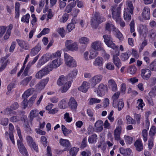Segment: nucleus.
Instances as JSON below:
<instances>
[{"label":"nucleus","instance_id":"nucleus-27","mask_svg":"<svg viewBox=\"0 0 156 156\" xmlns=\"http://www.w3.org/2000/svg\"><path fill=\"white\" fill-rule=\"evenodd\" d=\"M41 49V45L39 43L37 44L31 50L30 55L34 56L38 53Z\"/></svg>","mask_w":156,"mask_h":156},{"label":"nucleus","instance_id":"nucleus-26","mask_svg":"<svg viewBox=\"0 0 156 156\" xmlns=\"http://www.w3.org/2000/svg\"><path fill=\"white\" fill-rule=\"evenodd\" d=\"M68 104L69 106L73 110H75L77 106V103L74 98L71 97L70 98Z\"/></svg>","mask_w":156,"mask_h":156},{"label":"nucleus","instance_id":"nucleus-19","mask_svg":"<svg viewBox=\"0 0 156 156\" xmlns=\"http://www.w3.org/2000/svg\"><path fill=\"white\" fill-rule=\"evenodd\" d=\"M38 114V111L37 109L33 110L30 112L28 117L30 119V122L31 124L32 123L34 118L37 116Z\"/></svg>","mask_w":156,"mask_h":156},{"label":"nucleus","instance_id":"nucleus-38","mask_svg":"<svg viewBox=\"0 0 156 156\" xmlns=\"http://www.w3.org/2000/svg\"><path fill=\"white\" fill-rule=\"evenodd\" d=\"M79 41L81 44L86 45L89 43V40L87 37H82L80 39Z\"/></svg>","mask_w":156,"mask_h":156},{"label":"nucleus","instance_id":"nucleus-43","mask_svg":"<svg viewBox=\"0 0 156 156\" xmlns=\"http://www.w3.org/2000/svg\"><path fill=\"white\" fill-rule=\"evenodd\" d=\"M156 134V127L155 126H152L149 133V135L151 137L154 136Z\"/></svg>","mask_w":156,"mask_h":156},{"label":"nucleus","instance_id":"nucleus-55","mask_svg":"<svg viewBox=\"0 0 156 156\" xmlns=\"http://www.w3.org/2000/svg\"><path fill=\"white\" fill-rule=\"evenodd\" d=\"M78 48V45L76 43L73 42L71 44V46L68 49L71 51H76V50Z\"/></svg>","mask_w":156,"mask_h":156},{"label":"nucleus","instance_id":"nucleus-1","mask_svg":"<svg viewBox=\"0 0 156 156\" xmlns=\"http://www.w3.org/2000/svg\"><path fill=\"white\" fill-rule=\"evenodd\" d=\"M126 5H127V7L124 9V18L125 20L129 21L131 19L130 14H133L134 8L131 1H126Z\"/></svg>","mask_w":156,"mask_h":156},{"label":"nucleus","instance_id":"nucleus-58","mask_svg":"<svg viewBox=\"0 0 156 156\" xmlns=\"http://www.w3.org/2000/svg\"><path fill=\"white\" fill-rule=\"evenodd\" d=\"M28 144L29 145L32 144L35 142L33 138L30 136H27L26 137Z\"/></svg>","mask_w":156,"mask_h":156},{"label":"nucleus","instance_id":"nucleus-16","mask_svg":"<svg viewBox=\"0 0 156 156\" xmlns=\"http://www.w3.org/2000/svg\"><path fill=\"white\" fill-rule=\"evenodd\" d=\"M68 82H70L68 81V79L63 75H62L59 76L58 79L57 83L59 86H61L62 85H65L66 84L68 83Z\"/></svg>","mask_w":156,"mask_h":156},{"label":"nucleus","instance_id":"nucleus-20","mask_svg":"<svg viewBox=\"0 0 156 156\" xmlns=\"http://www.w3.org/2000/svg\"><path fill=\"white\" fill-rule=\"evenodd\" d=\"M89 84H90V83H89L87 81H84L81 85L78 88V89L80 91L85 93L88 90L89 88Z\"/></svg>","mask_w":156,"mask_h":156},{"label":"nucleus","instance_id":"nucleus-39","mask_svg":"<svg viewBox=\"0 0 156 156\" xmlns=\"http://www.w3.org/2000/svg\"><path fill=\"white\" fill-rule=\"evenodd\" d=\"M66 99H63L60 101L58 104L59 107L61 109H64L66 106Z\"/></svg>","mask_w":156,"mask_h":156},{"label":"nucleus","instance_id":"nucleus-32","mask_svg":"<svg viewBox=\"0 0 156 156\" xmlns=\"http://www.w3.org/2000/svg\"><path fill=\"white\" fill-rule=\"evenodd\" d=\"M120 153L124 156H127L128 155H130L131 152V150L129 148L125 149L123 147H121L119 149Z\"/></svg>","mask_w":156,"mask_h":156},{"label":"nucleus","instance_id":"nucleus-23","mask_svg":"<svg viewBox=\"0 0 156 156\" xmlns=\"http://www.w3.org/2000/svg\"><path fill=\"white\" fill-rule=\"evenodd\" d=\"M142 15L144 18L146 20H149L150 19V9L148 7H145L144 8Z\"/></svg>","mask_w":156,"mask_h":156},{"label":"nucleus","instance_id":"nucleus-4","mask_svg":"<svg viewBox=\"0 0 156 156\" xmlns=\"http://www.w3.org/2000/svg\"><path fill=\"white\" fill-rule=\"evenodd\" d=\"M66 64L69 67H74L77 66L76 62L73 58L66 53H64Z\"/></svg>","mask_w":156,"mask_h":156},{"label":"nucleus","instance_id":"nucleus-36","mask_svg":"<svg viewBox=\"0 0 156 156\" xmlns=\"http://www.w3.org/2000/svg\"><path fill=\"white\" fill-rule=\"evenodd\" d=\"M144 60L147 64H148L150 63V54L147 51H144L143 54Z\"/></svg>","mask_w":156,"mask_h":156},{"label":"nucleus","instance_id":"nucleus-30","mask_svg":"<svg viewBox=\"0 0 156 156\" xmlns=\"http://www.w3.org/2000/svg\"><path fill=\"white\" fill-rule=\"evenodd\" d=\"M103 64V59L101 57L98 56L97 57L93 62V64L95 66H98L101 67L102 66Z\"/></svg>","mask_w":156,"mask_h":156},{"label":"nucleus","instance_id":"nucleus-3","mask_svg":"<svg viewBox=\"0 0 156 156\" xmlns=\"http://www.w3.org/2000/svg\"><path fill=\"white\" fill-rule=\"evenodd\" d=\"M122 5V3H121L117 8L115 6H113L111 7L112 8L111 10L112 12V17L113 19L115 20L116 21L117 20H119V19L120 18L121 8Z\"/></svg>","mask_w":156,"mask_h":156},{"label":"nucleus","instance_id":"nucleus-31","mask_svg":"<svg viewBox=\"0 0 156 156\" xmlns=\"http://www.w3.org/2000/svg\"><path fill=\"white\" fill-rule=\"evenodd\" d=\"M113 61L115 65L118 68L121 66V63L120 60L116 55H113Z\"/></svg>","mask_w":156,"mask_h":156},{"label":"nucleus","instance_id":"nucleus-59","mask_svg":"<svg viewBox=\"0 0 156 156\" xmlns=\"http://www.w3.org/2000/svg\"><path fill=\"white\" fill-rule=\"evenodd\" d=\"M64 119L66 122H70L72 120V118L69 116V113L67 112H66L64 114Z\"/></svg>","mask_w":156,"mask_h":156},{"label":"nucleus","instance_id":"nucleus-40","mask_svg":"<svg viewBox=\"0 0 156 156\" xmlns=\"http://www.w3.org/2000/svg\"><path fill=\"white\" fill-rule=\"evenodd\" d=\"M30 18V15L27 13L25 15H24L22 17L21 21L22 22L28 23L29 22V19Z\"/></svg>","mask_w":156,"mask_h":156},{"label":"nucleus","instance_id":"nucleus-12","mask_svg":"<svg viewBox=\"0 0 156 156\" xmlns=\"http://www.w3.org/2000/svg\"><path fill=\"white\" fill-rule=\"evenodd\" d=\"M62 60L60 58H58L53 60L52 63L47 66L50 67L51 71L53 68H56L59 66L62 63Z\"/></svg>","mask_w":156,"mask_h":156},{"label":"nucleus","instance_id":"nucleus-2","mask_svg":"<svg viewBox=\"0 0 156 156\" xmlns=\"http://www.w3.org/2000/svg\"><path fill=\"white\" fill-rule=\"evenodd\" d=\"M105 20V18L101 16L99 13L96 12L91 20V25L93 27L96 28L99 24Z\"/></svg>","mask_w":156,"mask_h":156},{"label":"nucleus","instance_id":"nucleus-49","mask_svg":"<svg viewBox=\"0 0 156 156\" xmlns=\"http://www.w3.org/2000/svg\"><path fill=\"white\" fill-rule=\"evenodd\" d=\"M136 70L137 69L136 67L134 66H132L129 68L127 71L128 73L131 74H133L136 73Z\"/></svg>","mask_w":156,"mask_h":156},{"label":"nucleus","instance_id":"nucleus-7","mask_svg":"<svg viewBox=\"0 0 156 156\" xmlns=\"http://www.w3.org/2000/svg\"><path fill=\"white\" fill-rule=\"evenodd\" d=\"M107 85L101 83L99 84L98 87V90H97V94L98 96H102L107 92Z\"/></svg>","mask_w":156,"mask_h":156},{"label":"nucleus","instance_id":"nucleus-44","mask_svg":"<svg viewBox=\"0 0 156 156\" xmlns=\"http://www.w3.org/2000/svg\"><path fill=\"white\" fill-rule=\"evenodd\" d=\"M98 53L94 50H91L90 51V54L89 55V58L90 59L94 58L98 55Z\"/></svg>","mask_w":156,"mask_h":156},{"label":"nucleus","instance_id":"nucleus-52","mask_svg":"<svg viewBox=\"0 0 156 156\" xmlns=\"http://www.w3.org/2000/svg\"><path fill=\"white\" fill-rule=\"evenodd\" d=\"M126 118L127 121V122L129 124H134L135 123V120L129 115L126 116Z\"/></svg>","mask_w":156,"mask_h":156},{"label":"nucleus","instance_id":"nucleus-48","mask_svg":"<svg viewBox=\"0 0 156 156\" xmlns=\"http://www.w3.org/2000/svg\"><path fill=\"white\" fill-rule=\"evenodd\" d=\"M50 32V29L48 28H44L41 32L37 35V37H40L42 35L48 34Z\"/></svg>","mask_w":156,"mask_h":156},{"label":"nucleus","instance_id":"nucleus-37","mask_svg":"<svg viewBox=\"0 0 156 156\" xmlns=\"http://www.w3.org/2000/svg\"><path fill=\"white\" fill-rule=\"evenodd\" d=\"M130 56L129 52L123 53L121 55L120 58L122 61H125L129 58Z\"/></svg>","mask_w":156,"mask_h":156},{"label":"nucleus","instance_id":"nucleus-10","mask_svg":"<svg viewBox=\"0 0 156 156\" xmlns=\"http://www.w3.org/2000/svg\"><path fill=\"white\" fill-rule=\"evenodd\" d=\"M141 75L143 79L145 80H148L151 76V70L147 69H141Z\"/></svg>","mask_w":156,"mask_h":156},{"label":"nucleus","instance_id":"nucleus-46","mask_svg":"<svg viewBox=\"0 0 156 156\" xmlns=\"http://www.w3.org/2000/svg\"><path fill=\"white\" fill-rule=\"evenodd\" d=\"M79 150V148L76 147H73L71 148L69 151L70 155L72 156H76Z\"/></svg>","mask_w":156,"mask_h":156},{"label":"nucleus","instance_id":"nucleus-54","mask_svg":"<svg viewBox=\"0 0 156 156\" xmlns=\"http://www.w3.org/2000/svg\"><path fill=\"white\" fill-rule=\"evenodd\" d=\"M120 94V92H115L113 95L112 97V99L113 101V102L116 101L117 99L118 98Z\"/></svg>","mask_w":156,"mask_h":156},{"label":"nucleus","instance_id":"nucleus-62","mask_svg":"<svg viewBox=\"0 0 156 156\" xmlns=\"http://www.w3.org/2000/svg\"><path fill=\"white\" fill-rule=\"evenodd\" d=\"M29 146L32 150L33 149L37 152H38V147L37 145L36 144L35 142Z\"/></svg>","mask_w":156,"mask_h":156},{"label":"nucleus","instance_id":"nucleus-14","mask_svg":"<svg viewBox=\"0 0 156 156\" xmlns=\"http://www.w3.org/2000/svg\"><path fill=\"white\" fill-rule=\"evenodd\" d=\"M16 41L18 45L22 48L25 50L29 49V44L26 41L19 39H16Z\"/></svg>","mask_w":156,"mask_h":156},{"label":"nucleus","instance_id":"nucleus-50","mask_svg":"<svg viewBox=\"0 0 156 156\" xmlns=\"http://www.w3.org/2000/svg\"><path fill=\"white\" fill-rule=\"evenodd\" d=\"M115 32L116 37L119 40H123V37L122 34L118 29H117Z\"/></svg>","mask_w":156,"mask_h":156},{"label":"nucleus","instance_id":"nucleus-28","mask_svg":"<svg viewBox=\"0 0 156 156\" xmlns=\"http://www.w3.org/2000/svg\"><path fill=\"white\" fill-rule=\"evenodd\" d=\"M136 150L138 151H141L143 149V145L142 142L137 140L134 143Z\"/></svg>","mask_w":156,"mask_h":156},{"label":"nucleus","instance_id":"nucleus-15","mask_svg":"<svg viewBox=\"0 0 156 156\" xmlns=\"http://www.w3.org/2000/svg\"><path fill=\"white\" fill-rule=\"evenodd\" d=\"M113 106L115 108L117 109L119 111H121L124 106V103L122 99L113 102Z\"/></svg>","mask_w":156,"mask_h":156},{"label":"nucleus","instance_id":"nucleus-22","mask_svg":"<svg viewBox=\"0 0 156 156\" xmlns=\"http://www.w3.org/2000/svg\"><path fill=\"white\" fill-rule=\"evenodd\" d=\"M108 87L111 89L113 91H115L117 90V85L115 81L112 79L108 81Z\"/></svg>","mask_w":156,"mask_h":156},{"label":"nucleus","instance_id":"nucleus-63","mask_svg":"<svg viewBox=\"0 0 156 156\" xmlns=\"http://www.w3.org/2000/svg\"><path fill=\"white\" fill-rule=\"evenodd\" d=\"M8 118H3L0 121V124L3 126H6L8 124Z\"/></svg>","mask_w":156,"mask_h":156},{"label":"nucleus","instance_id":"nucleus-33","mask_svg":"<svg viewBox=\"0 0 156 156\" xmlns=\"http://www.w3.org/2000/svg\"><path fill=\"white\" fill-rule=\"evenodd\" d=\"M97 139V136L95 134H93L89 136L88 141L89 143L94 144L96 142Z\"/></svg>","mask_w":156,"mask_h":156},{"label":"nucleus","instance_id":"nucleus-45","mask_svg":"<svg viewBox=\"0 0 156 156\" xmlns=\"http://www.w3.org/2000/svg\"><path fill=\"white\" fill-rule=\"evenodd\" d=\"M149 37L151 39H154L156 36V31L154 29H151L149 31Z\"/></svg>","mask_w":156,"mask_h":156},{"label":"nucleus","instance_id":"nucleus-34","mask_svg":"<svg viewBox=\"0 0 156 156\" xmlns=\"http://www.w3.org/2000/svg\"><path fill=\"white\" fill-rule=\"evenodd\" d=\"M60 144L64 147H68L70 146V144L68 140L61 139L59 140Z\"/></svg>","mask_w":156,"mask_h":156},{"label":"nucleus","instance_id":"nucleus-25","mask_svg":"<svg viewBox=\"0 0 156 156\" xmlns=\"http://www.w3.org/2000/svg\"><path fill=\"white\" fill-rule=\"evenodd\" d=\"M138 30L140 35H146L148 31L147 26L145 24H140L139 26Z\"/></svg>","mask_w":156,"mask_h":156},{"label":"nucleus","instance_id":"nucleus-11","mask_svg":"<svg viewBox=\"0 0 156 156\" xmlns=\"http://www.w3.org/2000/svg\"><path fill=\"white\" fill-rule=\"evenodd\" d=\"M49 80V78L48 77L41 80L39 83L36 85V89L40 90L43 89Z\"/></svg>","mask_w":156,"mask_h":156},{"label":"nucleus","instance_id":"nucleus-13","mask_svg":"<svg viewBox=\"0 0 156 156\" xmlns=\"http://www.w3.org/2000/svg\"><path fill=\"white\" fill-rule=\"evenodd\" d=\"M103 123L101 120H98L95 123L94 130L96 132H100L103 129Z\"/></svg>","mask_w":156,"mask_h":156},{"label":"nucleus","instance_id":"nucleus-6","mask_svg":"<svg viewBox=\"0 0 156 156\" xmlns=\"http://www.w3.org/2000/svg\"><path fill=\"white\" fill-rule=\"evenodd\" d=\"M50 71H51V69L49 67L47 66L38 71L36 73L35 76L37 79H41L43 76L48 74Z\"/></svg>","mask_w":156,"mask_h":156},{"label":"nucleus","instance_id":"nucleus-51","mask_svg":"<svg viewBox=\"0 0 156 156\" xmlns=\"http://www.w3.org/2000/svg\"><path fill=\"white\" fill-rule=\"evenodd\" d=\"M149 68L150 70L154 71H156V59L154 60L150 64Z\"/></svg>","mask_w":156,"mask_h":156},{"label":"nucleus","instance_id":"nucleus-57","mask_svg":"<svg viewBox=\"0 0 156 156\" xmlns=\"http://www.w3.org/2000/svg\"><path fill=\"white\" fill-rule=\"evenodd\" d=\"M7 29L6 26H0V37H1L5 33Z\"/></svg>","mask_w":156,"mask_h":156},{"label":"nucleus","instance_id":"nucleus-53","mask_svg":"<svg viewBox=\"0 0 156 156\" xmlns=\"http://www.w3.org/2000/svg\"><path fill=\"white\" fill-rule=\"evenodd\" d=\"M154 139L151 137L148 140V149L151 150L153 147L154 145Z\"/></svg>","mask_w":156,"mask_h":156},{"label":"nucleus","instance_id":"nucleus-35","mask_svg":"<svg viewBox=\"0 0 156 156\" xmlns=\"http://www.w3.org/2000/svg\"><path fill=\"white\" fill-rule=\"evenodd\" d=\"M77 70L76 69H74L73 70L71 71L70 73L68 75L67 77L69 80L75 78L77 74Z\"/></svg>","mask_w":156,"mask_h":156},{"label":"nucleus","instance_id":"nucleus-8","mask_svg":"<svg viewBox=\"0 0 156 156\" xmlns=\"http://www.w3.org/2000/svg\"><path fill=\"white\" fill-rule=\"evenodd\" d=\"M102 78L103 76L101 75L94 76L89 80L90 84L91 86L94 87L96 84L101 82Z\"/></svg>","mask_w":156,"mask_h":156},{"label":"nucleus","instance_id":"nucleus-56","mask_svg":"<svg viewBox=\"0 0 156 156\" xmlns=\"http://www.w3.org/2000/svg\"><path fill=\"white\" fill-rule=\"evenodd\" d=\"M101 100L98 99L96 98H92L90 100V105H93L96 103H100Z\"/></svg>","mask_w":156,"mask_h":156},{"label":"nucleus","instance_id":"nucleus-60","mask_svg":"<svg viewBox=\"0 0 156 156\" xmlns=\"http://www.w3.org/2000/svg\"><path fill=\"white\" fill-rule=\"evenodd\" d=\"M142 135L143 137V140L145 142L147 140V130L144 129L142 132Z\"/></svg>","mask_w":156,"mask_h":156},{"label":"nucleus","instance_id":"nucleus-9","mask_svg":"<svg viewBox=\"0 0 156 156\" xmlns=\"http://www.w3.org/2000/svg\"><path fill=\"white\" fill-rule=\"evenodd\" d=\"M17 144L20 152L23 155H27L28 153L26 149L22 143V140H17Z\"/></svg>","mask_w":156,"mask_h":156},{"label":"nucleus","instance_id":"nucleus-42","mask_svg":"<svg viewBox=\"0 0 156 156\" xmlns=\"http://www.w3.org/2000/svg\"><path fill=\"white\" fill-rule=\"evenodd\" d=\"M33 91L31 89H29L25 91L22 95L23 98H27L33 93Z\"/></svg>","mask_w":156,"mask_h":156},{"label":"nucleus","instance_id":"nucleus-17","mask_svg":"<svg viewBox=\"0 0 156 156\" xmlns=\"http://www.w3.org/2000/svg\"><path fill=\"white\" fill-rule=\"evenodd\" d=\"M91 47L95 50L101 51L103 49L101 42L99 41H97L93 42L91 44Z\"/></svg>","mask_w":156,"mask_h":156},{"label":"nucleus","instance_id":"nucleus-64","mask_svg":"<svg viewBox=\"0 0 156 156\" xmlns=\"http://www.w3.org/2000/svg\"><path fill=\"white\" fill-rule=\"evenodd\" d=\"M10 121L12 122H17L19 121V117L16 116H13L10 118Z\"/></svg>","mask_w":156,"mask_h":156},{"label":"nucleus","instance_id":"nucleus-47","mask_svg":"<svg viewBox=\"0 0 156 156\" xmlns=\"http://www.w3.org/2000/svg\"><path fill=\"white\" fill-rule=\"evenodd\" d=\"M62 129L64 135L65 136H67L71 132V130L67 129L63 125H62Z\"/></svg>","mask_w":156,"mask_h":156},{"label":"nucleus","instance_id":"nucleus-18","mask_svg":"<svg viewBox=\"0 0 156 156\" xmlns=\"http://www.w3.org/2000/svg\"><path fill=\"white\" fill-rule=\"evenodd\" d=\"M122 127L120 126H117L114 130V135L116 140H119L121 139L120 135L121 132Z\"/></svg>","mask_w":156,"mask_h":156},{"label":"nucleus","instance_id":"nucleus-41","mask_svg":"<svg viewBox=\"0 0 156 156\" xmlns=\"http://www.w3.org/2000/svg\"><path fill=\"white\" fill-rule=\"evenodd\" d=\"M71 85V83L68 82V83L66 85H63L61 88V92L62 93L66 92Z\"/></svg>","mask_w":156,"mask_h":156},{"label":"nucleus","instance_id":"nucleus-24","mask_svg":"<svg viewBox=\"0 0 156 156\" xmlns=\"http://www.w3.org/2000/svg\"><path fill=\"white\" fill-rule=\"evenodd\" d=\"M105 29L106 30L110 32L111 31L115 32L117 29L115 27L111 22H108L105 24Z\"/></svg>","mask_w":156,"mask_h":156},{"label":"nucleus","instance_id":"nucleus-21","mask_svg":"<svg viewBox=\"0 0 156 156\" xmlns=\"http://www.w3.org/2000/svg\"><path fill=\"white\" fill-rule=\"evenodd\" d=\"M9 137L11 140L12 143L14 144H15L14 138L13 134V132L14 131V128L12 123H9Z\"/></svg>","mask_w":156,"mask_h":156},{"label":"nucleus","instance_id":"nucleus-5","mask_svg":"<svg viewBox=\"0 0 156 156\" xmlns=\"http://www.w3.org/2000/svg\"><path fill=\"white\" fill-rule=\"evenodd\" d=\"M103 37L104 39V42L108 46L113 49H117V46L112 42V37L110 36L107 35H104Z\"/></svg>","mask_w":156,"mask_h":156},{"label":"nucleus","instance_id":"nucleus-61","mask_svg":"<svg viewBox=\"0 0 156 156\" xmlns=\"http://www.w3.org/2000/svg\"><path fill=\"white\" fill-rule=\"evenodd\" d=\"M12 109L11 108H7L5 110V112L6 114H12L14 115H16V113L15 111H13Z\"/></svg>","mask_w":156,"mask_h":156},{"label":"nucleus","instance_id":"nucleus-29","mask_svg":"<svg viewBox=\"0 0 156 156\" xmlns=\"http://www.w3.org/2000/svg\"><path fill=\"white\" fill-rule=\"evenodd\" d=\"M51 55L49 53H47L44 55L42 57V59L39 60V62L41 64H43L48 61L51 58Z\"/></svg>","mask_w":156,"mask_h":156}]
</instances>
